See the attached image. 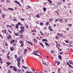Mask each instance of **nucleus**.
Instances as JSON below:
<instances>
[{"mask_svg":"<svg viewBox=\"0 0 73 73\" xmlns=\"http://www.w3.org/2000/svg\"><path fill=\"white\" fill-rule=\"evenodd\" d=\"M20 28L21 30L19 31V32L20 33H21V34H22V33H23L24 32V29H25V28L24 27L20 26Z\"/></svg>","mask_w":73,"mask_h":73,"instance_id":"1","label":"nucleus"},{"mask_svg":"<svg viewBox=\"0 0 73 73\" xmlns=\"http://www.w3.org/2000/svg\"><path fill=\"white\" fill-rule=\"evenodd\" d=\"M38 52H39V51H38V50H35L34 51V52L33 53V54H34V55H35V56H38V57H39V56H40V55H38L36 54Z\"/></svg>","mask_w":73,"mask_h":73,"instance_id":"2","label":"nucleus"},{"mask_svg":"<svg viewBox=\"0 0 73 73\" xmlns=\"http://www.w3.org/2000/svg\"><path fill=\"white\" fill-rule=\"evenodd\" d=\"M21 60V58H20V56H19L18 58H17V62H20Z\"/></svg>","mask_w":73,"mask_h":73,"instance_id":"3","label":"nucleus"},{"mask_svg":"<svg viewBox=\"0 0 73 73\" xmlns=\"http://www.w3.org/2000/svg\"><path fill=\"white\" fill-rule=\"evenodd\" d=\"M26 52H28V50L27 48H25L24 50L23 53L25 54H27Z\"/></svg>","mask_w":73,"mask_h":73,"instance_id":"4","label":"nucleus"},{"mask_svg":"<svg viewBox=\"0 0 73 73\" xmlns=\"http://www.w3.org/2000/svg\"><path fill=\"white\" fill-rule=\"evenodd\" d=\"M14 3H17V4H18L19 6H21V4L18 2V1H14Z\"/></svg>","mask_w":73,"mask_h":73,"instance_id":"5","label":"nucleus"},{"mask_svg":"<svg viewBox=\"0 0 73 73\" xmlns=\"http://www.w3.org/2000/svg\"><path fill=\"white\" fill-rule=\"evenodd\" d=\"M9 52H8V54H7V56L6 57L8 60H9V59H10V57H9Z\"/></svg>","mask_w":73,"mask_h":73,"instance_id":"6","label":"nucleus"},{"mask_svg":"<svg viewBox=\"0 0 73 73\" xmlns=\"http://www.w3.org/2000/svg\"><path fill=\"white\" fill-rule=\"evenodd\" d=\"M45 60L44 59H42V61L41 62H43V65H46V62L45 63H44V60Z\"/></svg>","mask_w":73,"mask_h":73,"instance_id":"7","label":"nucleus"},{"mask_svg":"<svg viewBox=\"0 0 73 73\" xmlns=\"http://www.w3.org/2000/svg\"><path fill=\"white\" fill-rule=\"evenodd\" d=\"M12 37H11V36L9 35H8L7 37V38L8 40H9V39H11V38Z\"/></svg>","mask_w":73,"mask_h":73,"instance_id":"8","label":"nucleus"},{"mask_svg":"<svg viewBox=\"0 0 73 73\" xmlns=\"http://www.w3.org/2000/svg\"><path fill=\"white\" fill-rule=\"evenodd\" d=\"M6 64H7V66H8L9 65H11V64L10 63H9V62H6Z\"/></svg>","mask_w":73,"mask_h":73,"instance_id":"9","label":"nucleus"},{"mask_svg":"<svg viewBox=\"0 0 73 73\" xmlns=\"http://www.w3.org/2000/svg\"><path fill=\"white\" fill-rule=\"evenodd\" d=\"M39 44L40 45H41L42 46V48H44V45H43V44L41 43V42H39Z\"/></svg>","mask_w":73,"mask_h":73,"instance_id":"10","label":"nucleus"},{"mask_svg":"<svg viewBox=\"0 0 73 73\" xmlns=\"http://www.w3.org/2000/svg\"><path fill=\"white\" fill-rule=\"evenodd\" d=\"M2 32L3 33H7V32L6 31V30H3L2 31Z\"/></svg>","mask_w":73,"mask_h":73,"instance_id":"11","label":"nucleus"},{"mask_svg":"<svg viewBox=\"0 0 73 73\" xmlns=\"http://www.w3.org/2000/svg\"><path fill=\"white\" fill-rule=\"evenodd\" d=\"M44 43L47 46H48L49 47V46H50L49 44H48V43L46 42H45Z\"/></svg>","mask_w":73,"mask_h":73,"instance_id":"12","label":"nucleus"},{"mask_svg":"<svg viewBox=\"0 0 73 73\" xmlns=\"http://www.w3.org/2000/svg\"><path fill=\"white\" fill-rule=\"evenodd\" d=\"M36 17L37 18H40V17L39 16V14H37V15H36Z\"/></svg>","mask_w":73,"mask_h":73,"instance_id":"13","label":"nucleus"},{"mask_svg":"<svg viewBox=\"0 0 73 73\" xmlns=\"http://www.w3.org/2000/svg\"><path fill=\"white\" fill-rule=\"evenodd\" d=\"M10 49L11 51H12V50H14V48L13 46H12V47H11Z\"/></svg>","mask_w":73,"mask_h":73,"instance_id":"14","label":"nucleus"},{"mask_svg":"<svg viewBox=\"0 0 73 73\" xmlns=\"http://www.w3.org/2000/svg\"><path fill=\"white\" fill-rule=\"evenodd\" d=\"M27 43H29V44H31V45H33V44H32V42H29L28 41H27Z\"/></svg>","mask_w":73,"mask_h":73,"instance_id":"15","label":"nucleus"},{"mask_svg":"<svg viewBox=\"0 0 73 73\" xmlns=\"http://www.w3.org/2000/svg\"><path fill=\"white\" fill-rule=\"evenodd\" d=\"M13 69L14 71H17V69L16 68V67H15V66L13 67Z\"/></svg>","mask_w":73,"mask_h":73,"instance_id":"16","label":"nucleus"},{"mask_svg":"<svg viewBox=\"0 0 73 73\" xmlns=\"http://www.w3.org/2000/svg\"><path fill=\"white\" fill-rule=\"evenodd\" d=\"M58 57L59 58V59L60 60H61L62 59V57L61 56L59 55L58 56Z\"/></svg>","mask_w":73,"mask_h":73,"instance_id":"17","label":"nucleus"},{"mask_svg":"<svg viewBox=\"0 0 73 73\" xmlns=\"http://www.w3.org/2000/svg\"><path fill=\"white\" fill-rule=\"evenodd\" d=\"M19 43H20V44H22L24 43V42H23L22 41L20 40L19 41Z\"/></svg>","mask_w":73,"mask_h":73,"instance_id":"18","label":"nucleus"},{"mask_svg":"<svg viewBox=\"0 0 73 73\" xmlns=\"http://www.w3.org/2000/svg\"><path fill=\"white\" fill-rule=\"evenodd\" d=\"M15 42V40H12L10 42L11 44H13V42Z\"/></svg>","mask_w":73,"mask_h":73,"instance_id":"19","label":"nucleus"},{"mask_svg":"<svg viewBox=\"0 0 73 73\" xmlns=\"http://www.w3.org/2000/svg\"><path fill=\"white\" fill-rule=\"evenodd\" d=\"M21 70H20V69H18L17 71V72L18 73H21Z\"/></svg>","mask_w":73,"mask_h":73,"instance_id":"20","label":"nucleus"},{"mask_svg":"<svg viewBox=\"0 0 73 73\" xmlns=\"http://www.w3.org/2000/svg\"><path fill=\"white\" fill-rule=\"evenodd\" d=\"M8 10H11V11H13L14 9L12 8H8Z\"/></svg>","mask_w":73,"mask_h":73,"instance_id":"21","label":"nucleus"},{"mask_svg":"<svg viewBox=\"0 0 73 73\" xmlns=\"http://www.w3.org/2000/svg\"><path fill=\"white\" fill-rule=\"evenodd\" d=\"M59 21L61 23H62V22H64V20H63V19H60Z\"/></svg>","mask_w":73,"mask_h":73,"instance_id":"22","label":"nucleus"},{"mask_svg":"<svg viewBox=\"0 0 73 73\" xmlns=\"http://www.w3.org/2000/svg\"><path fill=\"white\" fill-rule=\"evenodd\" d=\"M49 20L50 22H52V20H53V19H52V18H50L49 19Z\"/></svg>","mask_w":73,"mask_h":73,"instance_id":"23","label":"nucleus"},{"mask_svg":"<svg viewBox=\"0 0 73 73\" xmlns=\"http://www.w3.org/2000/svg\"><path fill=\"white\" fill-rule=\"evenodd\" d=\"M31 32H36V30H31Z\"/></svg>","mask_w":73,"mask_h":73,"instance_id":"24","label":"nucleus"},{"mask_svg":"<svg viewBox=\"0 0 73 73\" xmlns=\"http://www.w3.org/2000/svg\"><path fill=\"white\" fill-rule=\"evenodd\" d=\"M49 28H48V29H49V30H50V31H52V28H51V27H50V26H49Z\"/></svg>","mask_w":73,"mask_h":73,"instance_id":"25","label":"nucleus"},{"mask_svg":"<svg viewBox=\"0 0 73 73\" xmlns=\"http://www.w3.org/2000/svg\"><path fill=\"white\" fill-rule=\"evenodd\" d=\"M42 41H45V42L47 41V39H43L42 40Z\"/></svg>","mask_w":73,"mask_h":73,"instance_id":"26","label":"nucleus"},{"mask_svg":"<svg viewBox=\"0 0 73 73\" xmlns=\"http://www.w3.org/2000/svg\"><path fill=\"white\" fill-rule=\"evenodd\" d=\"M18 26H19V25H17V24H16L15 25L16 28H17V29H18V28H19V27H18Z\"/></svg>","mask_w":73,"mask_h":73,"instance_id":"27","label":"nucleus"},{"mask_svg":"<svg viewBox=\"0 0 73 73\" xmlns=\"http://www.w3.org/2000/svg\"><path fill=\"white\" fill-rule=\"evenodd\" d=\"M43 9L44 12H45V11H46V8L44 7H43Z\"/></svg>","mask_w":73,"mask_h":73,"instance_id":"28","label":"nucleus"},{"mask_svg":"<svg viewBox=\"0 0 73 73\" xmlns=\"http://www.w3.org/2000/svg\"><path fill=\"white\" fill-rule=\"evenodd\" d=\"M33 40H34V42H35L36 43V42H37V40H36L35 39H33Z\"/></svg>","mask_w":73,"mask_h":73,"instance_id":"29","label":"nucleus"},{"mask_svg":"<svg viewBox=\"0 0 73 73\" xmlns=\"http://www.w3.org/2000/svg\"><path fill=\"white\" fill-rule=\"evenodd\" d=\"M20 47H23L24 46V43L21 44V45L20 46Z\"/></svg>","mask_w":73,"mask_h":73,"instance_id":"30","label":"nucleus"},{"mask_svg":"<svg viewBox=\"0 0 73 73\" xmlns=\"http://www.w3.org/2000/svg\"><path fill=\"white\" fill-rule=\"evenodd\" d=\"M51 53L52 54H53V53H54V51L53 50H51Z\"/></svg>","mask_w":73,"mask_h":73,"instance_id":"31","label":"nucleus"},{"mask_svg":"<svg viewBox=\"0 0 73 73\" xmlns=\"http://www.w3.org/2000/svg\"><path fill=\"white\" fill-rule=\"evenodd\" d=\"M18 62L17 65H18V66H19H19H20V62Z\"/></svg>","mask_w":73,"mask_h":73,"instance_id":"32","label":"nucleus"},{"mask_svg":"<svg viewBox=\"0 0 73 73\" xmlns=\"http://www.w3.org/2000/svg\"><path fill=\"white\" fill-rule=\"evenodd\" d=\"M48 2H49L50 4H52V2L50 0H48Z\"/></svg>","mask_w":73,"mask_h":73,"instance_id":"33","label":"nucleus"},{"mask_svg":"<svg viewBox=\"0 0 73 73\" xmlns=\"http://www.w3.org/2000/svg\"><path fill=\"white\" fill-rule=\"evenodd\" d=\"M65 22L66 23H67L68 22V20L67 19H65L64 20Z\"/></svg>","mask_w":73,"mask_h":73,"instance_id":"34","label":"nucleus"},{"mask_svg":"<svg viewBox=\"0 0 73 73\" xmlns=\"http://www.w3.org/2000/svg\"><path fill=\"white\" fill-rule=\"evenodd\" d=\"M63 34L61 33L60 35V37H63Z\"/></svg>","mask_w":73,"mask_h":73,"instance_id":"35","label":"nucleus"},{"mask_svg":"<svg viewBox=\"0 0 73 73\" xmlns=\"http://www.w3.org/2000/svg\"><path fill=\"white\" fill-rule=\"evenodd\" d=\"M69 63L70 64H72V61L71 60H70L69 61Z\"/></svg>","mask_w":73,"mask_h":73,"instance_id":"36","label":"nucleus"},{"mask_svg":"<svg viewBox=\"0 0 73 73\" xmlns=\"http://www.w3.org/2000/svg\"><path fill=\"white\" fill-rule=\"evenodd\" d=\"M19 36L21 38H23V36L21 35H20Z\"/></svg>","mask_w":73,"mask_h":73,"instance_id":"37","label":"nucleus"},{"mask_svg":"<svg viewBox=\"0 0 73 73\" xmlns=\"http://www.w3.org/2000/svg\"><path fill=\"white\" fill-rule=\"evenodd\" d=\"M57 65H59L60 64V61H58L57 62Z\"/></svg>","mask_w":73,"mask_h":73,"instance_id":"38","label":"nucleus"},{"mask_svg":"<svg viewBox=\"0 0 73 73\" xmlns=\"http://www.w3.org/2000/svg\"><path fill=\"white\" fill-rule=\"evenodd\" d=\"M11 2V1L9 0H7V3H10Z\"/></svg>","mask_w":73,"mask_h":73,"instance_id":"39","label":"nucleus"},{"mask_svg":"<svg viewBox=\"0 0 73 73\" xmlns=\"http://www.w3.org/2000/svg\"><path fill=\"white\" fill-rule=\"evenodd\" d=\"M15 35H16L17 36H19V34L17 33H15Z\"/></svg>","mask_w":73,"mask_h":73,"instance_id":"40","label":"nucleus"},{"mask_svg":"<svg viewBox=\"0 0 73 73\" xmlns=\"http://www.w3.org/2000/svg\"><path fill=\"white\" fill-rule=\"evenodd\" d=\"M22 67H23V68H24V69H27V67H25L24 66H23Z\"/></svg>","mask_w":73,"mask_h":73,"instance_id":"41","label":"nucleus"},{"mask_svg":"<svg viewBox=\"0 0 73 73\" xmlns=\"http://www.w3.org/2000/svg\"><path fill=\"white\" fill-rule=\"evenodd\" d=\"M68 25L69 26V27H72V24H68Z\"/></svg>","mask_w":73,"mask_h":73,"instance_id":"42","label":"nucleus"},{"mask_svg":"<svg viewBox=\"0 0 73 73\" xmlns=\"http://www.w3.org/2000/svg\"><path fill=\"white\" fill-rule=\"evenodd\" d=\"M12 20H13V21H17V19H13Z\"/></svg>","mask_w":73,"mask_h":73,"instance_id":"43","label":"nucleus"},{"mask_svg":"<svg viewBox=\"0 0 73 73\" xmlns=\"http://www.w3.org/2000/svg\"><path fill=\"white\" fill-rule=\"evenodd\" d=\"M69 65V66H70V67L72 68H73V67H72V66L71 65H70V64H69V65Z\"/></svg>","mask_w":73,"mask_h":73,"instance_id":"44","label":"nucleus"},{"mask_svg":"<svg viewBox=\"0 0 73 73\" xmlns=\"http://www.w3.org/2000/svg\"><path fill=\"white\" fill-rule=\"evenodd\" d=\"M20 20H21V21H24V19L23 18L20 19Z\"/></svg>","mask_w":73,"mask_h":73,"instance_id":"45","label":"nucleus"},{"mask_svg":"<svg viewBox=\"0 0 73 73\" xmlns=\"http://www.w3.org/2000/svg\"><path fill=\"white\" fill-rule=\"evenodd\" d=\"M0 36L1 37L2 39H3V36L1 34H0Z\"/></svg>","mask_w":73,"mask_h":73,"instance_id":"46","label":"nucleus"},{"mask_svg":"<svg viewBox=\"0 0 73 73\" xmlns=\"http://www.w3.org/2000/svg\"><path fill=\"white\" fill-rule=\"evenodd\" d=\"M40 25H43V23H40Z\"/></svg>","mask_w":73,"mask_h":73,"instance_id":"47","label":"nucleus"},{"mask_svg":"<svg viewBox=\"0 0 73 73\" xmlns=\"http://www.w3.org/2000/svg\"><path fill=\"white\" fill-rule=\"evenodd\" d=\"M48 24H49V22H46V25H48Z\"/></svg>","mask_w":73,"mask_h":73,"instance_id":"48","label":"nucleus"},{"mask_svg":"<svg viewBox=\"0 0 73 73\" xmlns=\"http://www.w3.org/2000/svg\"><path fill=\"white\" fill-rule=\"evenodd\" d=\"M25 25V26L26 27V26H27L28 25L27 24V23H24Z\"/></svg>","mask_w":73,"mask_h":73,"instance_id":"49","label":"nucleus"},{"mask_svg":"<svg viewBox=\"0 0 73 73\" xmlns=\"http://www.w3.org/2000/svg\"><path fill=\"white\" fill-rule=\"evenodd\" d=\"M58 38H59V37H58V36H57L56 37V39H58Z\"/></svg>","mask_w":73,"mask_h":73,"instance_id":"50","label":"nucleus"},{"mask_svg":"<svg viewBox=\"0 0 73 73\" xmlns=\"http://www.w3.org/2000/svg\"><path fill=\"white\" fill-rule=\"evenodd\" d=\"M5 45L6 46H8V44L7 43H5Z\"/></svg>","mask_w":73,"mask_h":73,"instance_id":"51","label":"nucleus"},{"mask_svg":"<svg viewBox=\"0 0 73 73\" xmlns=\"http://www.w3.org/2000/svg\"><path fill=\"white\" fill-rule=\"evenodd\" d=\"M8 32H9V33H12V32H11V31H10L9 30V29L8 30Z\"/></svg>","mask_w":73,"mask_h":73,"instance_id":"52","label":"nucleus"},{"mask_svg":"<svg viewBox=\"0 0 73 73\" xmlns=\"http://www.w3.org/2000/svg\"><path fill=\"white\" fill-rule=\"evenodd\" d=\"M5 16V15L4 14H3L2 15V17L4 18V17Z\"/></svg>","mask_w":73,"mask_h":73,"instance_id":"53","label":"nucleus"},{"mask_svg":"<svg viewBox=\"0 0 73 73\" xmlns=\"http://www.w3.org/2000/svg\"><path fill=\"white\" fill-rule=\"evenodd\" d=\"M25 27L26 28H27V29H28V25L26 26Z\"/></svg>","mask_w":73,"mask_h":73,"instance_id":"54","label":"nucleus"},{"mask_svg":"<svg viewBox=\"0 0 73 73\" xmlns=\"http://www.w3.org/2000/svg\"><path fill=\"white\" fill-rule=\"evenodd\" d=\"M18 24L19 25H21V23H20L18 22Z\"/></svg>","mask_w":73,"mask_h":73,"instance_id":"55","label":"nucleus"},{"mask_svg":"<svg viewBox=\"0 0 73 73\" xmlns=\"http://www.w3.org/2000/svg\"><path fill=\"white\" fill-rule=\"evenodd\" d=\"M63 53H64V52H60V54H63Z\"/></svg>","mask_w":73,"mask_h":73,"instance_id":"56","label":"nucleus"},{"mask_svg":"<svg viewBox=\"0 0 73 73\" xmlns=\"http://www.w3.org/2000/svg\"><path fill=\"white\" fill-rule=\"evenodd\" d=\"M13 68V66H10V68Z\"/></svg>","mask_w":73,"mask_h":73,"instance_id":"57","label":"nucleus"},{"mask_svg":"<svg viewBox=\"0 0 73 73\" xmlns=\"http://www.w3.org/2000/svg\"><path fill=\"white\" fill-rule=\"evenodd\" d=\"M8 73H11V71H10V70H8Z\"/></svg>","mask_w":73,"mask_h":73,"instance_id":"58","label":"nucleus"},{"mask_svg":"<svg viewBox=\"0 0 73 73\" xmlns=\"http://www.w3.org/2000/svg\"><path fill=\"white\" fill-rule=\"evenodd\" d=\"M62 32H64V33H66V31H62Z\"/></svg>","mask_w":73,"mask_h":73,"instance_id":"59","label":"nucleus"},{"mask_svg":"<svg viewBox=\"0 0 73 73\" xmlns=\"http://www.w3.org/2000/svg\"><path fill=\"white\" fill-rule=\"evenodd\" d=\"M6 27L7 28H8V27H9V25H6Z\"/></svg>","mask_w":73,"mask_h":73,"instance_id":"60","label":"nucleus"},{"mask_svg":"<svg viewBox=\"0 0 73 73\" xmlns=\"http://www.w3.org/2000/svg\"><path fill=\"white\" fill-rule=\"evenodd\" d=\"M66 43H69V41H68L67 40H66Z\"/></svg>","mask_w":73,"mask_h":73,"instance_id":"61","label":"nucleus"},{"mask_svg":"<svg viewBox=\"0 0 73 73\" xmlns=\"http://www.w3.org/2000/svg\"><path fill=\"white\" fill-rule=\"evenodd\" d=\"M17 57V56L16 55H15V58H16Z\"/></svg>","mask_w":73,"mask_h":73,"instance_id":"62","label":"nucleus"},{"mask_svg":"<svg viewBox=\"0 0 73 73\" xmlns=\"http://www.w3.org/2000/svg\"><path fill=\"white\" fill-rule=\"evenodd\" d=\"M58 62H57V60H55V64H57V63Z\"/></svg>","mask_w":73,"mask_h":73,"instance_id":"63","label":"nucleus"},{"mask_svg":"<svg viewBox=\"0 0 73 73\" xmlns=\"http://www.w3.org/2000/svg\"><path fill=\"white\" fill-rule=\"evenodd\" d=\"M44 29L45 30V29H46V27H44Z\"/></svg>","mask_w":73,"mask_h":73,"instance_id":"64","label":"nucleus"}]
</instances>
